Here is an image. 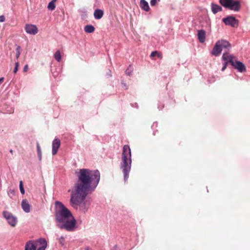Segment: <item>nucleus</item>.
<instances>
[{
	"label": "nucleus",
	"mask_w": 250,
	"mask_h": 250,
	"mask_svg": "<svg viewBox=\"0 0 250 250\" xmlns=\"http://www.w3.org/2000/svg\"><path fill=\"white\" fill-rule=\"evenodd\" d=\"M77 180L71 191L70 204L75 209L79 208L85 213L91 205L86 196L95 191L100 180L99 170H91L88 168H81L77 173Z\"/></svg>",
	"instance_id": "f257e3e1"
},
{
	"label": "nucleus",
	"mask_w": 250,
	"mask_h": 250,
	"mask_svg": "<svg viewBox=\"0 0 250 250\" xmlns=\"http://www.w3.org/2000/svg\"><path fill=\"white\" fill-rule=\"evenodd\" d=\"M55 222L61 229L73 231L77 228L76 220L71 211L59 201L55 203Z\"/></svg>",
	"instance_id": "f03ea898"
},
{
	"label": "nucleus",
	"mask_w": 250,
	"mask_h": 250,
	"mask_svg": "<svg viewBox=\"0 0 250 250\" xmlns=\"http://www.w3.org/2000/svg\"><path fill=\"white\" fill-rule=\"evenodd\" d=\"M131 149L129 146L125 145L123 146L122 154L120 168L123 173L124 179L125 182L127 181L128 178L129 173L131 170Z\"/></svg>",
	"instance_id": "7ed1b4c3"
},
{
	"label": "nucleus",
	"mask_w": 250,
	"mask_h": 250,
	"mask_svg": "<svg viewBox=\"0 0 250 250\" xmlns=\"http://www.w3.org/2000/svg\"><path fill=\"white\" fill-rule=\"evenodd\" d=\"M230 44L229 42L225 40H219L215 43L213 47L211 54L214 56L217 57L221 54L223 48L226 49L227 52L229 50Z\"/></svg>",
	"instance_id": "20e7f679"
},
{
	"label": "nucleus",
	"mask_w": 250,
	"mask_h": 250,
	"mask_svg": "<svg viewBox=\"0 0 250 250\" xmlns=\"http://www.w3.org/2000/svg\"><path fill=\"white\" fill-rule=\"evenodd\" d=\"M220 3L225 8L238 12L241 8L240 2L237 0H219Z\"/></svg>",
	"instance_id": "39448f33"
},
{
	"label": "nucleus",
	"mask_w": 250,
	"mask_h": 250,
	"mask_svg": "<svg viewBox=\"0 0 250 250\" xmlns=\"http://www.w3.org/2000/svg\"><path fill=\"white\" fill-rule=\"evenodd\" d=\"M38 242L41 245L37 250H45L47 247V242L44 238H40ZM24 250H37V245L34 241H29L27 242L25 246Z\"/></svg>",
	"instance_id": "423d86ee"
},
{
	"label": "nucleus",
	"mask_w": 250,
	"mask_h": 250,
	"mask_svg": "<svg viewBox=\"0 0 250 250\" xmlns=\"http://www.w3.org/2000/svg\"><path fill=\"white\" fill-rule=\"evenodd\" d=\"M234 58V55L230 54L227 52L223 53L222 57V60L224 61L223 63V66L221 69L222 71H224L226 69L229 63L232 66L233 65Z\"/></svg>",
	"instance_id": "0eeeda50"
},
{
	"label": "nucleus",
	"mask_w": 250,
	"mask_h": 250,
	"mask_svg": "<svg viewBox=\"0 0 250 250\" xmlns=\"http://www.w3.org/2000/svg\"><path fill=\"white\" fill-rule=\"evenodd\" d=\"M2 215L9 225L12 227H15L17 225L18 221L17 218L11 212L8 211H3L2 212Z\"/></svg>",
	"instance_id": "6e6552de"
},
{
	"label": "nucleus",
	"mask_w": 250,
	"mask_h": 250,
	"mask_svg": "<svg viewBox=\"0 0 250 250\" xmlns=\"http://www.w3.org/2000/svg\"><path fill=\"white\" fill-rule=\"evenodd\" d=\"M222 21L226 25L232 27H237L239 24V21L233 16H228L223 18Z\"/></svg>",
	"instance_id": "1a4fd4ad"
},
{
	"label": "nucleus",
	"mask_w": 250,
	"mask_h": 250,
	"mask_svg": "<svg viewBox=\"0 0 250 250\" xmlns=\"http://www.w3.org/2000/svg\"><path fill=\"white\" fill-rule=\"evenodd\" d=\"M26 32L30 35H36L38 31L37 26L32 24H26L25 25Z\"/></svg>",
	"instance_id": "9d476101"
},
{
	"label": "nucleus",
	"mask_w": 250,
	"mask_h": 250,
	"mask_svg": "<svg viewBox=\"0 0 250 250\" xmlns=\"http://www.w3.org/2000/svg\"><path fill=\"white\" fill-rule=\"evenodd\" d=\"M61 145V141L59 139L55 138L52 142V155H55L58 151L59 148Z\"/></svg>",
	"instance_id": "9b49d317"
},
{
	"label": "nucleus",
	"mask_w": 250,
	"mask_h": 250,
	"mask_svg": "<svg viewBox=\"0 0 250 250\" xmlns=\"http://www.w3.org/2000/svg\"><path fill=\"white\" fill-rule=\"evenodd\" d=\"M232 66L241 73L246 71L245 64L239 61H236L235 62L233 61V65H232Z\"/></svg>",
	"instance_id": "f8f14e48"
},
{
	"label": "nucleus",
	"mask_w": 250,
	"mask_h": 250,
	"mask_svg": "<svg viewBox=\"0 0 250 250\" xmlns=\"http://www.w3.org/2000/svg\"><path fill=\"white\" fill-rule=\"evenodd\" d=\"M21 205L24 212L28 213L30 211V205L26 199H24L22 201Z\"/></svg>",
	"instance_id": "ddd939ff"
},
{
	"label": "nucleus",
	"mask_w": 250,
	"mask_h": 250,
	"mask_svg": "<svg viewBox=\"0 0 250 250\" xmlns=\"http://www.w3.org/2000/svg\"><path fill=\"white\" fill-rule=\"evenodd\" d=\"M197 36L199 41L201 43H203L205 42L206 39V32L204 30L201 29L198 30Z\"/></svg>",
	"instance_id": "4468645a"
},
{
	"label": "nucleus",
	"mask_w": 250,
	"mask_h": 250,
	"mask_svg": "<svg viewBox=\"0 0 250 250\" xmlns=\"http://www.w3.org/2000/svg\"><path fill=\"white\" fill-rule=\"evenodd\" d=\"M211 11L214 14H216L218 12L222 11V8L221 6L218 4L212 3L211 4Z\"/></svg>",
	"instance_id": "2eb2a0df"
},
{
	"label": "nucleus",
	"mask_w": 250,
	"mask_h": 250,
	"mask_svg": "<svg viewBox=\"0 0 250 250\" xmlns=\"http://www.w3.org/2000/svg\"><path fill=\"white\" fill-rule=\"evenodd\" d=\"M140 5L141 8L146 12H148L150 10L148 3L145 0H141Z\"/></svg>",
	"instance_id": "dca6fc26"
},
{
	"label": "nucleus",
	"mask_w": 250,
	"mask_h": 250,
	"mask_svg": "<svg viewBox=\"0 0 250 250\" xmlns=\"http://www.w3.org/2000/svg\"><path fill=\"white\" fill-rule=\"evenodd\" d=\"M104 15V12L103 10L97 9L95 10L94 13V18L96 20L101 19Z\"/></svg>",
	"instance_id": "f3484780"
},
{
	"label": "nucleus",
	"mask_w": 250,
	"mask_h": 250,
	"mask_svg": "<svg viewBox=\"0 0 250 250\" xmlns=\"http://www.w3.org/2000/svg\"><path fill=\"white\" fill-rule=\"evenodd\" d=\"M84 30L86 33H91L94 31L95 28L92 25H90V24L86 25L84 27Z\"/></svg>",
	"instance_id": "a211bd4d"
},
{
	"label": "nucleus",
	"mask_w": 250,
	"mask_h": 250,
	"mask_svg": "<svg viewBox=\"0 0 250 250\" xmlns=\"http://www.w3.org/2000/svg\"><path fill=\"white\" fill-rule=\"evenodd\" d=\"M57 0H52L48 4L47 8L51 11H52L55 8V2Z\"/></svg>",
	"instance_id": "6ab92c4d"
},
{
	"label": "nucleus",
	"mask_w": 250,
	"mask_h": 250,
	"mask_svg": "<svg viewBox=\"0 0 250 250\" xmlns=\"http://www.w3.org/2000/svg\"><path fill=\"white\" fill-rule=\"evenodd\" d=\"M54 58L58 62H60L61 60L62 57L61 55L60 51L59 50H57L54 55Z\"/></svg>",
	"instance_id": "aec40b11"
},
{
	"label": "nucleus",
	"mask_w": 250,
	"mask_h": 250,
	"mask_svg": "<svg viewBox=\"0 0 250 250\" xmlns=\"http://www.w3.org/2000/svg\"><path fill=\"white\" fill-rule=\"evenodd\" d=\"M133 68L132 66L129 65L125 70V74L128 76H130L133 72Z\"/></svg>",
	"instance_id": "412c9836"
},
{
	"label": "nucleus",
	"mask_w": 250,
	"mask_h": 250,
	"mask_svg": "<svg viewBox=\"0 0 250 250\" xmlns=\"http://www.w3.org/2000/svg\"><path fill=\"white\" fill-rule=\"evenodd\" d=\"M19 187H20V191H21V193L22 194H24V193H25V190H24V187H23V183H22V181H20Z\"/></svg>",
	"instance_id": "4be33fe9"
},
{
	"label": "nucleus",
	"mask_w": 250,
	"mask_h": 250,
	"mask_svg": "<svg viewBox=\"0 0 250 250\" xmlns=\"http://www.w3.org/2000/svg\"><path fill=\"white\" fill-rule=\"evenodd\" d=\"M59 242L62 246H63L65 243L64 238L63 236L60 237L59 239Z\"/></svg>",
	"instance_id": "5701e85b"
},
{
	"label": "nucleus",
	"mask_w": 250,
	"mask_h": 250,
	"mask_svg": "<svg viewBox=\"0 0 250 250\" xmlns=\"http://www.w3.org/2000/svg\"><path fill=\"white\" fill-rule=\"evenodd\" d=\"M37 154H42L41 148L40 146L39 143L38 142L37 143Z\"/></svg>",
	"instance_id": "b1692460"
},
{
	"label": "nucleus",
	"mask_w": 250,
	"mask_h": 250,
	"mask_svg": "<svg viewBox=\"0 0 250 250\" xmlns=\"http://www.w3.org/2000/svg\"><path fill=\"white\" fill-rule=\"evenodd\" d=\"M20 47L19 46H18L17 47V50H16V57L17 59H18L19 58V57H20Z\"/></svg>",
	"instance_id": "393cba45"
},
{
	"label": "nucleus",
	"mask_w": 250,
	"mask_h": 250,
	"mask_svg": "<svg viewBox=\"0 0 250 250\" xmlns=\"http://www.w3.org/2000/svg\"><path fill=\"white\" fill-rule=\"evenodd\" d=\"M157 1H160V0H151L150 4L151 6H154L156 4Z\"/></svg>",
	"instance_id": "a878e982"
},
{
	"label": "nucleus",
	"mask_w": 250,
	"mask_h": 250,
	"mask_svg": "<svg viewBox=\"0 0 250 250\" xmlns=\"http://www.w3.org/2000/svg\"><path fill=\"white\" fill-rule=\"evenodd\" d=\"M19 62H17L15 63V66L13 70L14 73H16L18 70V67H19Z\"/></svg>",
	"instance_id": "bb28decb"
},
{
	"label": "nucleus",
	"mask_w": 250,
	"mask_h": 250,
	"mask_svg": "<svg viewBox=\"0 0 250 250\" xmlns=\"http://www.w3.org/2000/svg\"><path fill=\"white\" fill-rule=\"evenodd\" d=\"M5 18L3 15L0 16V22H2L5 21Z\"/></svg>",
	"instance_id": "cd10ccee"
},
{
	"label": "nucleus",
	"mask_w": 250,
	"mask_h": 250,
	"mask_svg": "<svg viewBox=\"0 0 250 250\" xmlns=\"http://www.w3.org/2000/svg\"><path fill=\"white\" fill-rule=\"evenodd\" d=\"M157 54H158V52L156 51H153L151 52V53L150 54V56L153 57L155 56Z\"/></svg>",
	"instance_id": "c85d7f7f"
},
{
	"label": "nucleus",
	"mask_w": 250,
	"mask_h": 250,
	"mask_svg": "<svg viewBox=\"0 0 250 250\" xmlns=\"http://www.w3.org/2000/svg\"><path fill=\"white\" fill-rule=\"evenodd\" d=\"M28 69V65L27 64L25 65L24 67H23V71L24 72H26V71H27Z\"/></svg>",
	"instance_id": "c756f323"
},
{
	"label": "nucleus",
	"mask_w": 250,
	"mask_h": 250,
	"mask_svg": "<svg viewBox=\"0 0 250 250\" xmlns=\"http://www.w3.org/2000/svg\"><path fill=\"white\" fill-rule=\"evenodd\" d=\"M164 105L163 104H162V105H160V104H159L158 106V108L159 109V110H161L164 107Z\"/></svg>",
	"instance_id": "7c9ffc66"
},
{
	"label": "nucleus",
	"mask_w": 250,
	"mask_h": 250,
	"mask_svg": "<svg viewBox=\"0 0 250 250\" xmlns=\"http://www.w3.org/2000/svg\"><path fill=\"white\" fill-rule=\"evenodd\" d=\"M38 158L40 161L42 160V154H38Z\"/></svg>",
	"instance_id": "2f4dec72"
},
{
	"label": "nucleus",
	"mask_w": 250,
	"mask_h": 250,
	"mask_svg": "<svg viewBox=\"0 0 250 250\" xmlns=\"http://www.w3.org/2000/svg\"><path fill=\"white\" fill-rule=\"evenodd\" d=\"M107 75L108 76L111 77V71L109 70V73H107Z\"/></svg>",
	"instance_id": "473e14b6"
},
{
	"label": "nucleus",
	"mask_w": 250,
	"mask_h": 250,
	"mask_svg": "<svg viewBox=\"0 0 250 250\" xmlns=\"http://www.w3.org/2000/svg\"><path fill=\"white\" fill-rule=\"evenodd\" d=\"M157 123H153V125H152V127H153V126H154L155 125H157Z\"/></svg>",
	"instance_id": "72a5a7b5"
},
{
	"label": "nucleus",
	"mask_w": 250,
	"mask_h": 250,
	"mask_svg": "<svg viewBox=\"0 0 250 250\" xmlns=\"http://www.w3.org/2000/svg\"><path fill=\"white\" fill-rule=\"evenodd\" d=\"M9 151H10V152L12 154H13V150H12V149H10V150H9Z\"/></svg>",
	"instance_id": "f704fd0d"
},
{
	"label": "nucleus",
	"mask_w": 250,
	"mask_h": 250,
	"mask_svg": "<svg viewBox=\"0 0 250 250\" xmlns=\"http://www.w3.org/2000/svg\"><path fill=\"white\" fill-rule=\"evenodd\" d=\"M53 75L54 76V77H56L57 76V75H56L54 74V73H53Z\"/></svg>",
	"instance_id": "c9c22d12"
},
{
	"label": "nucleus",
	"mask_w": 250,
	"mask_h": 250,
	"mask_svg": "<svg viewBox=\"0 0 250 250\" xmlns=\"http://www.w3.org/2000/svg\"><path fill=\"white\" fill-rule=\"evenodd\" d=\"M85 250H90L88 248H86Z\"/></svg>",
	"instance_id": "e433bc0d"
},
{
	"label": "nucleus",
	"mask_w": 250,
	"mask_h": 250,
	"mask_svg": "<svg viewBox=\"0 0 250 250\" xmlns=\"http://www.w3.org/2000/svg\"><path fill=\"white\" fill-rule=\"evenodd\" d=\"M125 86H126V84L125 83H123Z\"/></svg>",
	"instance_id": "4c0bfd02"
}]
</instances>
